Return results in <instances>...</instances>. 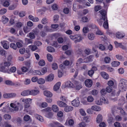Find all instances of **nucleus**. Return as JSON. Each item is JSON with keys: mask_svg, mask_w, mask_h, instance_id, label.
<instances>
[{"mask_svg": "<svg viewBox=\"0 0 127 127\" xmlns=\"http://www.w3.org/2000/svg\"><path fill=\"white\" fill-rule=\"evenodd\" d=\"M116 37L120 39L121 38H123L124 37V36L122 35L120 32H117L116 34Z\"/></svg>", "mask_w": 127, "mask_h": 127, "instance_id": "nucleus-36", "label": "nucleus"}, {"mask_svg": "<svg viewBox=\"0 0 127 127\" xmlns=\"http://www.w3.org/2000/svg\"><path fill=\"white\" fill-rule=\"evenodd\" d=\"M65 86L66 87H67L70 88H73L75 87V86L70 81H67L65 82Z\"/></svg>", "mask_w": 127, "mask_h": 127, "instance_id": "nucleus-9", "label": "nucleus"}, {"mask_svg": "<svg viewBox=\"0 0 127 127\" xmlns=\"http://www.w3.org/2000/svg\"><path fill=\"white\" fill-rule=\"evenodd\" d=\"M85 84L87 87H90L93 85L92 81L90 79H87L85 82Z\"/></svg>", "mask_w": 127, "mask_h": 127, "instance_id": "nucleus-5", "label": "nucleus"}, {"mask_svg": "<svg viewBox=\"0 0 127 127\" xmlns=\"http://www.w3.org/2000/svg\"><path fill=\"white\" fill-rule=\"evenodd\" d=\"M106 92L105 89H103L101 90L100 93L102 95H104L106 93Z\"/></svg>", "mask_w": 127, "mask_h": 127, "instance_id": "nucleus-59", "label": "nucleus"}, {"mask_svg": "<svg viewBox=\"0 0 127 127\" xmlns=\"http://www.w3.org/2000/svg\"><path fill=\"white\" fill-rule=\"evenodd\" d=\"M5 83L8 85L12 86L13 82L11 81L8 80L5 81Z\"/></svg>", "mask_w": 127, "mask_h": 127, "instance_id": "nucleus-35", "label": "nucleus"}, {"mask_svg": "<svg viewBox=\"0 0 127 127\" xmlns=\"http://www.w3.org/2000/svg\"><path fill=\"white\" fill-rule=\"evenodd\" d=\"M88 39L90 40H93L95 37V35L93 33L88 34Z\"/></svg>", "mask_w": 127, "mask_h": 127, "instance_id": "nucleus-22", "label": "nucleus"}, {"mask_svg": "<svg viewBox=\"0 0 127 127\" xmlns=\"http://www.w3.org/2000/svg\"><path fill=\"white\" fill-rule=\"evenodd\" d=\"M3 117L4 119L6 120H10L11 118V116L8 114H5L3 115Z\"/></svg>", "mask_w": 127, "mask_h": 127, "instance_id": "nucleus-26", "label": "nucleus"}, {"mask_svg": "<svg viewBox=\"0 0 127 127\" xmlns=\"http://www.w3.org/2000/svg\"><path fill=\"white\" fill-rule=\"evenodd\" d=\"M102 120V115L99 114L96 119V122L97 123H99L101 122Z\"/></svg>", "mask_w": 127, "mask_h": 127, "instance_id": "nucleus-12", "label": "nucleus"}, {"mask_svg": "<svg viewBox=\"0 0 127 127\" xmlns=\"http://www.w3.org/2000/svg\"><path fill=\"white\" fill-rule=\"evenodd\" d=\"M60 126V124L57 122H54L50 124V127H58Z\"/></svg>", "mask_w": 127, "mask_h": 127, "instance_id": "nucleus-11", "label": "nucleus"}, {"mask_svg": "<svg viewBox=\"0 0 127 127\" xmlns=\"http://www.w3.org/2000/svg\"><path fill=\"white\" fill-rule=\"evenodd\" d=\"M99 48L100 50L102 51L104 50L105 49V46L102 44H100L99 45Z\"/></svg>", "mask_w": 127, "mask_h": 127, "instance_id": "nucleus-51", "label": "nucleus"}, {"mask_svg": "<svg viewBox=\"0 0 127 127\" xmlns=\"http://www.w3.org/2000/svg\"><path fill=\"white\" fill-rule=\"evenodd\" d=\"M74 83L75 85V88L76 90H79L82 88L81 85L80 83L76 81H74Z\"/></svg>", "mask_w": 127, "mask_h": 127, "instance_id": "nucleus-6", "label": "nucleus"}, {"mask_svg": "<svg viewBox=\"0 0 127 127\" xmlns=\"http://www.w3.org/2000/svg\"><path fill=\"white\" fill-rule=\"evenodd\" d=\"M53 114L51 112H48L46 115V117L49 118H51L53 116Z\"/></svg>", "mask_w": 127, "mask_h": 127, "instance_id": "nucleus-47", "label": "nucleus"}, {"mask_svg": "<svg viewBox=\"0 0 127 127\" xmlns=\"http://www.w3.org/2000/svg\"><path fill=\"white\" fill-rule=\"evenodd\" d=\"M72 105L75 107L78 106L80 104V101L78 99H74L71 102Z\"/></svg>", "mask_w": 127, "mask_h": 127, "instance_id": "nucleus-7", "label": "nucleus"}, {"mask_svg": "<svg viewBox=\"0 0 127 127\" xmlns=\"http://www.w3.org/2000/svg\"><path fill=\"white\" fill-rule=\"evenodd\" d=\"M30 91V95H36L39 94V91L37 89L32 90Z\"/></svg>", "mask_w": 127, "mask_h": 127, "instance_id": "nucleus-10", "label": "nucleus"}, {"mask_svg": "<svg viewBox=\"0 0 127 127\" xmlns=\"http://www.w3.org/2000/svg\"><path fill=\"white\" fill-rule=\"evenodd\" d=\"M58 104L60 107H65L67 106L66 104L62 101H57Z\"/></svg>", "mask_w": 127, "mask_h": 127, "instance_id": "nucleus-16", "label": "nucleus"}, {"mask_svg": "<svg viewBox=\"0 0 127 127\" xmlns=\"http://www.w3.org/2000/svg\"><path fill=\"white\" fill-rule=\"evenodd\" d=\"M35 118L41 122H42L44 121L43 118L40 115L36 114L35 115Z\"/></svg>", "mask_w": 127, "mask_h": 127, "instance_id": "nucleus-20", "label": "nucleus"}, {"mask_svg": "<svg viewBox=\"0 0 127 127\" xmlns=\"http://www.w3.org/2000/svg\"><path fill=\"white\" fill-rule=\"evenodd\" d=\"M73 108V107L72 106H66L65 107L64 110L65 112H68L72 110Z\"/></svg>", "mask_w": 127, "mask_h": 127, "instance_id": "nucleus-15", "label": "nucleus"}, {"mask_svg": "<svg viewBox=\"0 0 127 127\" xmlns=\"http://www.w3.org/2000/svg\"><path fill=\"white\" fill-rule=\"evenodd\" d=\"M91 108L92 110L96 111H99L101 110L99 106L97 105H94L92 106Z\"/></svg>", "mask_w": 127, "mask_h": 127, "instance_id": "nucleus-17", "label": "nucleus"}, {"mask_svg": "<svg viewBox=\"0 0 127 127\" xmlns=\"http://www.w3.org/2000/svg\"><path fill=\"white\" fill-rule=\"evenodd\" d=\"M38 64L40 66H43L45 64V61L43 60H41L39 62Z\"/></svg>", "mask_w": 127, "mask_h": 127, "instance_id": "nucleus-44", "label": "nucleus"}, {"mask_svg": "<svg viewBox=\"0 0 127 127\" xmlns=\"http://www.w3.org/2000/svg\"><path fill=\"white\" fill-rule=\"evenodd\" d=\"M83 62V59L81 58H80L77 61L76 63V65L77 66H80V64Z\"/></svg>", "mask_w": 127, "mask_h": 127, "instance_id": "nucleus-28", "label": "nucleus"}, {"mask_svg": "<svg viewBox=\"0 0 127 127\" xmlns=\"http://www.w3.org/2000/svg\"><path fill=\"white\" fill-rule=\"evenodd\" d=\"M70 37L73 40L76 39L75 41V43H76L78 42H80L82 40L83 38V37H82L81 35L80 34L71 35L70 36Z\"/></svg>", "mask_w": 127, "mask_h": 127, "instance_id": "nucleus-3", "label": "nucleus"}, {"mask_svg": "<svg viewBox=\"0 0 127 127\" xmlns=\"http://www.w3.org/2000/svg\"><path fill=\"white\" fill-rule=\"evenodd\" d=\"M16 68L15 67L13 66L11 67L9 71L11 72H14L16 70Z\"/></svg>", "mask_w": 127, "mask_h": 127, "instance_id": "nucleus-56", "label": "nucleus"}, {"mask_svg": "<svg viewBox=\"0 0 127 127\" xmlns=\"http://www.w3.org/2000/svg\"><path fill=\"white\" fill-rule=\"evenodd\" d=\"M100 74L101 76L105 79H107L109 77V76L106 72H102L100 73Z\"/></svg>", "mask_w": 127, "mask_h": 127, "instance_id": "nucleus-19", "label": "nucleus"}, {"mask_svg": "<svg viewBox=\"0 0 127 127\" xmlns=\"http://www.w3.org/2000/svg\"><path fill=\"white\" fill-rule=\"evenodd\" d=\"M34 44L37 46H40L42 44L41 42L39 41H36L34 42Z\"/></svg>", "mask_w": 127, "mask_h": 127, "instance_id": "nucleus-61", "label": "nucleus"}, {"mask_svg": "<svg viewBox=\"0 0 127 127\" xmlns=\"http://www.w3.org/2000/svg\"><path fill=\"white\" fill-rule=\"evenodd\" d=\"M120 64V62L118 61H113L111 63L112 66L113 67H117L119 66Z\"/></svg>", "mask_w": 127, "mask_h": 127, "instance_id": "nucleus-25", "label": "nucleus"}, {"mask_svg": "<svg viewBox=\"0 0 127 127\" xmlns=\"http://www.w3.org/2000/svg\"><path fill=\"white\" fill-rule=\"evenodd\" d=\"M47 58L49 62H52L53 60V57L50 54H48L47 55Z\"/></svg>", "mask_w": 127, "mask_h": 127, "instance_id": "nucleus-29", "label": "nucleus"}, {"mask_svg": "<svg viewBox=\"0 0 127 127\" xmlns=\"http://www.w3.org/2000/svg\"><path fill=\"white\" fill-rule=\"evenodd\" d=\"M21 100L23 102H30V103H31V101L32 100V99L30 98L26 99H21Z\"/></svg>", "mask_w": 127, "mask_h": 127, "instance_id": "nucleus-34", "label": "nucleus"}, {"mask_svg": "<svg viewBox=\"0 0 127 127\" xmlns=\"http://www.w3.org/2000/svg\"><path fill=\"white\" fill-rule=\"evenodd\" d=\"M25 51V49L24 48H21L19 49V51L21 54H23Z\"/></svg>", "mask_w": 127, "mask_h": 127, "instance_id": "nucleus-49", "label": "nucleus"}, {"mask_svg": "<svg viewBox=\"0 0 127 127\" xmlns=\"http://www.w3.org/2000/svg\"><path fill=\"white\" fill-rule=\"evenodd\" d=\"M32 32L34 34L37 35L39 32V30L38 29L36 28L33 30Z\"/></svg>", "mask_w": 127, "mask_h": 127, "instance_id": "nucleus-41", "label": "nucleus"}, {"mask_svg": "<svg viewBox=\"0 0 127 127\" xmlns=\"http://www.w3.org/2000/svg\"><path fill=\"white\" fill-rule=\"evenodd\" d=\"M54 75L52 74H51L45 78V80L47 82H51L54 79Z\"/></svg>", "mask_w": 127, "mask_h": 127, "instance_id": "nucleus-4", "label": "nucleus"}, {"mask_svg": "<svg viewBox=\"0 0 127 127\" xmlns=\"http://www.w3.org/2000/svg\"><path fill=\"white\" fill-rule=\"evenodd\" d=\"M43 75L46 73L47 72V68L46 67L43 68L41 71Z\"/></svg>", "mask_w": 127, "mask_h": 127, "instance_id": "nucleus-54", "label": "nucleus"}, {"mask_svg": "<svg viewBox=\"0 0 127 127\" xmlns=\"http://www.w3.org/2000/svg\"><path fill=\"white\" fill-rule=\"evenodd\" d=\"M30 119V116L28 115H25L24 117V120L26 121H28Z\"/></svg>", "mask_w": 127, "mask_h": 127, "instance_id": "nucleus-55", "label": "nucleus"}, {"mask_svg": "<svg viewBox=\"0 0 127 127\" xmlns=\"http://www.w3.org/2000/svg\"><path fill=\"white\" fill-rule=\"evenodd\" d=\"M94 73V70L93 69H91L89 70L88 72V74L90 76H92Z\"/></svg>", "mask_w": 127, "mask_h": 127, "instance_id": "nucleus-53", "label": "nucleus"}, {"mask_svg": "<svg viewBox=\"0 0 127 127\" xmlns=\"http://www.w3.org/2000/svg\"><path fill=\"white\" fill-rule=\"evenodd\" d=\"M120 93V91H119L117 92H116L115 91H113L111 93V95L112 96H114L115 95H119Z\"/></svg>", "mask_w": 127, "mask_h": 127, "instance_id": "nucleus-57", "label": "nucleus"}, {"mask_svg": "<svg viewBox=\"0 0 127 127\" xmlns=\"http://www.w3.org/2000/svg\"><path fill=\"white\" fill-rule=\"evenodd\" d=\"M91 50L89 48H87L85 49L84 52L86 54L88 55L90 54Z\"/></svg>", "mask_w": 127, "mask_h": 127, "instance_id": "nucleus-42", "label": "nucleus"}, {"mask_svg": "<svg viewBox=\"0 0 127 127\" xmlns=\"http://www.w3.org/2000/svg\"><path fill=\"white\" fill-rule=\"evenodd\" d=\"M80 127H85L86 126V123L84 122H81L79 124Z\"/></svg>", "mask_w": 127, "mask_h": 127, "instance_id": "nucleus-64", "label": "nucleus"}, {"mask_svg": "<svg viewBox=\"0 0 127 127\" xmlns=\"http://www.w3.org/2000/svg\"><path fill=\"white\" fill-rule=\"evenodd\" d=\"M52 109L53 111L55 112H57L59 110L58 107L55 105H53L52 106Z\"/></svg>", "mask_w": 127, "mask_h": 127, "instance_id": "nucleus-21", "label": "nucleus"}, {"mask_svg": "<svg viewBox=\"0 0 127 127\" xmlns=\"http://www.w3.org/2000/svg\"><path fill=\"white\" fill-rule=\"evenodd\" d=\"M10 48H13L14 50H16L17 48L16 44L14 43H11L10 45Z\"/></svg>", "mask_w": 127, "mask_h": 127, "instance_id": "nucleus-27", "label": "nucleus"}, {"mask_svg": "<svg viewBox=\"0 0 127 127\" xmlns=\"http://www.w3.org/2000/svg\"><path fill=\"white\" fill-rule=\"evenodd\" d=\"M99 12L100 13L99 15L100 20H97L98 23L99 25L101 26L103 23V21L101 20H103L104 22L103 26L105 29H107L108 28V25L106 15V12L105 10H100Z\"/></svg>", "mask_w": 127, "mask_h": 127, "instance_id": "nucleus-1", "label": "nucleus"}, {"mask_svg": "<svg viewBox=\"0 0 127 127\" xmlns=\"http://www.w3.org/2000/svg\"><path fill=\"white\" fill-rule=\"evenodd\" d=\"M95 28L97 29V30L96 32V34L99 35H102L103 34V33L98 29L97 26H95Z\"/></svg>", "mask_w": 127, "mask_h": 127, "instance_id": "nucleus-31", "label": "nucleus"}, {"mask_svg": "<svg viewBox=\"0 0 127 127\" xmlns=\"http://www.w3.org/2000/svg\"><path fill=\"white\" fill-rule=\"evenodd\" d=\"M127 87V81L124 79H121L119 84V88L121 90H125Z\"/></svg>", "mask_w": 127, "mask_h": 127, "instance_id": "nucleus-2", "label": "nucleus"}, {"mask_svg": "<svg viewBox=\"0 0 127 127\" xmlns=\"http://www.w3.org/2000/svg\"><path fill=\"white\" fill-rule=\"evenodd\" d=\"M93 57V56L92 55L90 56L87 57L86 60L89 62L92 61L93 60L92 58Z\"/></svg>", "mask_w": 127, "mask_h": 127, "instance_id": "nucleus-43", "label": "nucleus"}, {"mask_svg": "<svg viewBox=\"0 0 127 127\" xmlns=\"http://www.w3.org/2000/svg\"><path fill=\"white\" fill-rule=\"evenodd\" d=\"M29 36L31 39H33L35 38V36L34 33L33 32H30L29 34Z\"/></svg>", "mask_w": 127, "mask_h": 127, "instance_id": "nucleus-38", "label": "nucleus"}, {"mask_svg": "<svg viewBox=\"0 0 127 127\" xmlns=\"http://www.w3.org/2000/svg\"><path fill=\"white\" fill-rule=\"evenodd\" d=\"M0 54L2 56L6 57V53L4 50L2 49L0 51Z\"/></svg>", "mask_w": 127, "mask_h": 127, "instance_id": "nucleus-33", "label": "nucleus"}, {"mask_svg": "<svg viewBox=\"0 0 127 127\" xmlns=\"http://www.w3.org/2000/svg\"><path fill=\"white\" fill-rule=\"evenodd\" d=\"M41 23L43 24H46L47 23V19L45 18H43L41 21Z\"/></svg>", "mask_w": 127, "mask_h": 127, "instance_id": "nucleus-62", "label": "nucleus"}, {"mask_svg": "<svg viewBox=\"0 0 127 127\" xmlns=\"http://www.w3.org/2000/svg\"><path fill=\"white\" fill-rule=\"evenodd\" d=\"M110 60V58L109 57H107L105 58L104 61L106 63H108L109 62Z\"/></svg>", "mask_w": 127, "mask_h": 127, "instance_id": "nucleus-45", "label": "nucleus"}, {"mask_svg": "<svg viewBox=\"0 0 127 127\" xmlns=\"http://www.w3.org/2000/svg\"><path fill=\"white\" fill-rule=\"evenodd\" d=\"M115 127H122L120 124L118 122H116L114 124Z\"/></svg>", "mask_w": 127, "mask_h": 127, "instance_id": "nucleus-63", "label": "nucleus"}, {"mask_svg": "<svg viewBox=\"0 0 127 127\" xmlns=\"http://www.w3.org/2000/svg\"><path fill=\"white\" fill-rule=\"evenodd\" d=\"M61 83L60 82L57 83L54 86L53 88L54 90L55 91H57L58 90L61 86Z\"/></svg>", "mask_w": 127, "mask_h": 127, "instance_id": "nucleus-14", "label": "nucleus"}, {"mask_svg": "<svg viewBox=\"0 0 127 127\" xmlns=\"http://www.w3.org/2000/svg\"><path fill=\"white\" fill-rule=\"evenodd\" d=\"M103 99H102V98H100L99 100H97L95 101V103L98 105H101L102 104V101Z\"/></svg>", "mask_w": 127, "mask_h": 127, "instance_id": "nucleus-30", "label": "nucleus"}, {"mask_svg": "<svg viewBox=\"0 0 127 127\" xmlns=\"http://www.w3.org/2000/svg\"><path fill=\"white\" fill-rule=\"evenodd\" d=\"M94 98L91 96H89L87 98V100L88 102H92L93 101Z\"/></svg>", "mask_w": 127, "mask_h": 127, "instance_id": "nucleus-39", "label": "nucleus"}, {"mask_svg": "<svg viewBox=\"0 0 127 127\" xmlns=\"http://www.w3.org/2000/svg\"><path fill=\"white\" fill-rule=\"evenodd\" d=\"M45 80L43 78H40L37 81V83L39 84H42L45 83Z\"/></svg>", "mask_w": 127, "mask_h": 127, "instance_id": "nucleus-23", "label": "nucleus"}, {"mask_svg": "<svg viewBox=\"0 0 127 127\" xmlns=\"http://www.w3.org/2000/svg\"><path fill=\"white\" fill-rule=\"evenodd\" d=\"M89 31V30L87 27H84L83 29V32L84 33H87Z\"/></svg>", "mask_w": 127, "mask_h": 127, "instance_id": "nucleus-48", "label": "nucleus"}, {"mask_svg": "<svg viewBox=\"0 0 127 127\" xmlns=\"http://www.w3.org/2000/svg\"><path fill=\"white\" fill-rule=\"evenodd\" d=\"M106 90L107 92L110 93L112 91V88L111 87L109 86L106 88Z\"/></svg>", "mask_w": 127, "mask_h": 127, "instance_id": "nucleus-37", "label": "nucleus"}, {"mask_svg": "<svg viewBox=\"0 0 127 127\" xmlns=\"http://www.w3.org/2000/svg\"><path fill=\"white\" fill-rule=\"evenodd\" d=\"M108 84L109 86L112 87L114 85V82L112 80H110L108 81Z\"/></svg>", "mask_w": 127, "mask_h": 127, "instance_id": "nucleus-60", "label": "nucleus"}, {"mask_svg": "<svg viewBox=\"0 0 127 127\" xmlns=\"http://www.w3.org/2000/svg\"><path fill=\"white\" fill-rule=\"evenodd\" d=\"M1 20L2 22L4 24L6 23L8 21V19L5 16H2L1 18Z\"/></svg>", "mask_w": 127, "mask_h": 127, "instance_id": "nucleus-24", "label": "nucleus"}, {"mask_svg": "<svg viewBox=\"0 0 127 127\" xmlns=\"http://www.w3.org/2000/svg\"><path fill=\"white\" fill-rule=\"evenodd\" d=\"M10 105L11 107L14 108L13 110L14 111H17L19 110L18 107L13 103H11L10 104Z\"/></svg>", "mask_w": 127, "mask_h": 127, "instance_id": "nucleus-18", "label": "nucleus"}, {"mask_svg": "<svg viewBox=\"0 0 127 127\" xmlns=\"http://www.w3.org/2000/svg\"><path fill=\"white\" fill-rule=\"evenodd\" d=\"M52 68L54 70L57 69L58 68V66L57 64L56 63H54L52 64Z\"/></svg>", "mask_w": 127, "mask_h": 127, "instance_id": "nucleus-52", "label": "nucleus"}, {"mask_svg": "<svg viewBox=\"0 0 127 127\" xmlns=\"http://www.w3.org/2000/svg\"><path fill=\"white\" fill-rule=\"evenodd\" d=\"M30 93V91L27 90L22 92L21 93V95L24 96H26L31 95Z\"/></svg>", "mask_w": 127, "mask_h": 127, "instance_id": "nucleus-8", "label": "nucleus"}, {"mask_svg": "<svg viewBox=\"0 0 127 127\" xmlns=\"http://www.w3.org/2000/svg\"><path fill=\"white\" fill-rule=\"evenodd\" d=\"M44 95L47 97H50L52 96V94L50 92L47 91H44L43 92Z\"/></svg>", "mask_w": 127, "mask_h": 127, "instance_id": "nucleus-13", "label": "nucleus"}, {"mask_svg": "<svg viewBox=\"0 0 127 127\" xmlns=\"http://www.w3.org/2000/svg\"><path fill=\"white\" fill-rule=\"evenodd\" d=\"M47 50L49 52H53L55 51L54 48L51 46H49L47 47Z\"/></svg>", "mask_w": 127, "mask_h": 127, "instance_id": "nucleus-32", "label": "nucleus"}, {"mask_svg": "<svg viewBox=\"0 0 127 127\" xmlns=\"http://www.w3.org/2000/svg\"><path fill=\"white\" fill-rule=\"evenodd\" d=\"M9 5V2L7 1H5L3 3V6L5 7H7Z\"/></svg>", "mask_w": 127, "mask_h": 127, "instance_id": "nucleus-58", "label": "nucleus"}, {"mask_svg": "<svg viewBox=\"0 0 127 127\" xmlns=\"http://www.w3.org/2000/svg\"><path fill=\"white\" fill-rule=\"evenodd\" d=\"M59 17V16L57 15H55L54 17L53 20L54 22H56L58 21V19Z\"/></svg>", "mask_w": 127, "mask_h": 127, "instance_id": "nucleus-50", "label": "nucleus"}, {"mask_svg": "<svg viewBox=\"0 0 127 127\" xmlns=\"http://www.w3.org/2000/svg\"><path fill=\"white\" fill-rule=\"evenodd\" d=\"M6 11L7 10L6 9L2 8L0 10V14L3 15L5 13Z\"/></svg>", "mask_w": 127, "mask_h": 127, "instance_id": "nucleus-40", "label": "nucleus"}, {"mask_svg": "<svg viewBox=\"0 0 127 127\" xmlns=\"http://www.w3.org/2000/svg\"><path fill=\"white\" fill-rule=\"evenodd\" d=\"M25 41L27 43L32 44V40L31 39L26 38Z\"/></svg>", "mask_w": 127, "mask_h": 127, "instance_id": "nucleus-46", "label": "nucleus"}]
</instances>
